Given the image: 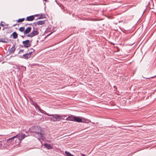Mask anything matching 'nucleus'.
Returning a JSON list of instances; mask_svg holds the SVG:
<instances>
[{
	"instance_id": "a878e982",
	"label": "nucleus",
	"mask_w": 156,
	"mask_h": 156,
	"mask_svg": "<svg viewBox=\"0 0 156 156\" xmlns=\"http://www.w3.org/2000/svg\"><path fill=\"white\" fill-rule=\"evenodd\" d=\"M86 155L85 154H81V155L80 156H85Z\"/></svg>"
},
{
	"instance_id": "cd10ccee",
	"label": "nucleus",
	"mask_w": 156,
	"mask_h": 156,
	"mask_svg": "<svg viewBox=\"0 0 156 156\" xmlns=\"http://www.w3.org/2000/svg\"><path fill=\"white\" fill-rule=\"evenodd\" d=\"M52 33V32H51V33H50L49 34H48L47 35V36H48L49 35H50V34H51Z\"/></svg>"
},
{
	"instance_id": "7ed1b4c3",
	"label": "nucleus",
	"mask_w": 156,
	"mask_h": 156,
	"mask_svg": "<svg viewBox=\"0 0 156 156\" xmlns=\"http://www.w3.org/2000/svg\"><path fill=\"white\" fill-rule=\"evenodd\" d=\"M16 136H17L16 139L15 140L16 141L18 140L19 141V143H20L23 139L27 136L25 134L23 133L17 134Z\"/></svg>"
},
{
	"instance_id": "9b49d317",
	"label": "nucleus",
	"mask_w": 156,
	"mask_h": 156,
	"mask_svg": "<svg viewBox=\"0 0 156 156\" xmlns=\"http://www.w3.org/2000/svg\"><path fill=\"white\" fill-rule=\"evenodd\" d=\"M31 103L36 108H37L39 110H40V108L37 103H35L33 100H31Z\"/></svg>"
},
{
	"instance_id": "c85d7f7f",
	"label": "nucleus",
	"mask_w": 156,
	"mask_h": 156,
	"mask_svg": "<svg viewBox=\"0 0 156 156\" xmlns=\"http://www.w3.org/2000/svg\"><path fill=\"white\" fill-rule=\"evenodd\" d=\"M38 14L35 15V16H38Z\"/></svg>"
},
{
	"instance_id": "dca6fc26",
	"label": "nucleus",
	"mask_w": 156,
	"mask_h": 156,
	"mask_svg": "<svg viewBox=\"0 0 156 156\" xmlns=\"http://www.w3.org/2000/svg\"><path fill=\"white\" fill-rule=\"evenodd\" d=\"M8 40L5 38H1L0 39V42L3 43H7L8 42Z\"/></svg>"
},
{
	"instance_id": "2f4dec72",
	"label": "nucleus",
	"mask_w": 156,
	"mask_h": 156,
	"mask_svg": "<svg viewBox=\"0 0 156 156\" xmlns=\"http://www.w3.org/2000/svg\"><path fill=\"white\" fill-rule=\"evenodd\" d=\"M16 25V24H14V25H13V26H15Z\"/></svg>"
},
{
	"instance_id": "473e14b6",
	"label": "nucleus",
	"mask_w": 156,
	"mask_h": 156,
	"mask_svg": "<svg viewBox=\"0 0 156 156\" xmlns=\"http://www.w3.org/2000/svg\"><path fill=\"white\" fill-rule=\"evenodd\" d=\"M22 37H23V36H22Z\"/></svg>"
},
{
	"instance_id": "1a4fd4ad",
	"label": "nucleus",
	"mask_w": 156,
	"mask_h": 156,
	"mask_svg": "<svg viewBox=\"0 0 156 156\" xmlns=\"http://www.w3.org/2000/svg\"><path fill=\"white\" fill-rule=\"evenodd\" d=\"M34 17L33 15H31L27 17L26 20L28 21H32L34 20Z\"/></svg>"
},
{
	"instance_id": "b1692460",
	"label": "nucleus",
	"mask_w": 156,
	"mask_h": 156,
	"mask_svg": "<svg viewBox=\"0 0 156 156\" xmlns=\"http://www.w3.org/2000/svg\"><path fill=\"white\" fill-rule=\"evenodd\" d=\"M24 51V50L23 49H21L20 50L19 52H18L19 54H20L21 52H23V51Z\"/></svg>"
},
{
	"instance_id": "9d476101",
	"label": "nucleus",
	"mask_w": 156,
	"mask_h": 156,
	"mask_svg": "<svg viewBox=\"0 0 156 156\" xmlns=\"http://www.w3.org/2000/svg\"><path fill=\"white\" fill-rule=\"evenodd\" d=\"M21 58L25 59H28L30 58V56L27 53L23 54L22 57H21Z\"/></svg>"
},
{
	"instance_id": "f257e3e1",
	"label": "nucleus",
	"mask_w": 156,
	"mask_h": 156,
	"mask_svg": "<svg viewBox=\"0 0 156 156\" xmlns=\"http://www.w3.org/2000/svg\"><path fill=\"white\" fill-rule=\"evenodd\" d=\"M35 129H36L35 133H36L35 135L37 136V139L40 140L44 141L45 139L44 136V134L41 133L42 131L41 127H36Z\"/></svg>"
},
{
	"instance_id": "20e7f679",
	"label": "nucleus",
	"mask_w": 156,
	"mask_h": 156,
	"mask_svg": "<svg viewBox=\"0 0 156 156\" xmlns=\"http://www.w3.org/2000/svg\"><path fill=\"white\" fill-rule=\"evenodd\" d=\"M38 34L39 32H38V31L37 30H35L34 29V27L33 30L30 33L28 34L27 35V36L28 37H32L35 36L37 35Z\"/></svg>"
},
{
	"instance_id": "72a5a7b5",
	"label": "nucleus",
	"mask_w": 156,
	"mask_h": 156,
	"mask_svg": "<svg viewBox=\"0 0 156 156\" xmlns=\"http://www.w3.org/2000/svg\"><path fill=\"white\" fill-rule=\"evenodd\" d=\"M1 27H0V30H1Z\"/></svg>"
},
{
	"instance_id": "2eb2a0df",
	"label": "nucleus",
	"mask_w": 156,
	"mask_h": 156,
	"mask_svg": "<svg viewBox=\"0 0 156 156\" xmlns=\"http://www.w3.org/2000/svg\"><path fill=\"white\" fill-rule=\"evenodd\" d=\"M44 146L45 147H46L48 149H49L52 148L51 145L48 144H44Z\"/></svg>"
},
{
	"instance_id": "c756f323",
	"label": "nucleus",
	"mask_w": 156,
	"mask_h": 156,
	"mask_svg": "<svg viewBox=\"0 0 156 156\" xmlns=\"http://www.w3.org/2000/svg\"><path fill=\"white\" fill-rule=\"evenodd\" d=\"M43 0L45 2H47V0Z\"/></svg>"
},
{
	"instance_id": "0eeeda50",
	"label": "nucleus",
	"mask_w": 156,
	"mask_h": 156,
	"mask_svg": "<svg viewBox=\"0 0 156 156\" xmlns=\"http://www.w3.org/2000/svg\"><path fill=\"white\" fill-rule=\"evenodd\" d=\"M45 23L44 20H40L37 21L36 22L33 23V24L35 26H36L37 25H40L44 24Z\"/></svg>"
},
{
	"instance_id": "6e6552de",
	"label": "nucleus",
	"mask_w": 156,
	"mask_h": 156,
	"mask_svg": "<svg viewBox=\"0 0 156 156\" xmlns=\"http://www.w3.org/2000/svg\"><path fill=\"white\" fill-rule=\"evenodd\" d=\"M31 30V28L30 27H29L27 28L25 31H24L23 34L24 35L29 34L30 31Z\"/></svg>"
},
{
	"instance_id": "f03ea898",
	"label": "nucleus",
	"mask_w": 156,
	"mask_h": 156,
	"mask_svg": "<svg viewBox=\"0 0 156 156\" xmlns=\"http://www.w3.org/2000/svg\"><path fill=\"white\" fill-rule=\"evenodd\" d=\"M49 116H51V117H49V119H50L51 121L53 122L58 121L64 119L63 118V116L59 115L58 114L54 115H48Z\"/></svg>"
},
{
	"instance_id": "a211bd4d",
	"label": "nucleus",
	"mask_w": 156,
	"mask_h": 156,
	"mask_svg": "<svg viewBox=\"0 0 156 156\" xmlns=\"http://www.w3.org/2000/svg\"><path fill=\"white\" fill-rule=\"evenodd\" d=\"M17 136L16 135L11 138H9V139H8L7 140L8 141H9V140H14V139H15L16 138V139Z\"/></svg>"
},
{
	"instance_id": "ddd939ff",
	"label": "nucleus",
	"mask_w": 156,
	"mask_h": 156,
	"mask_svg": "<svg viewBox=\"0 0 156 156\" xmlns=\"http://www.w3.org/2000/svg\"><path fill=\"white\" fill-rule=\"evenodd\" d=\"M11 36H12L13 38L16 39L17 37L18 34L15 31L13 32L11 35Z\"/></svg>"
},
{
	"instance_id": "5701e85b",
	"label": "nucleus",
	"mask_w": 156,
	"mask_h": 156,
	"mask_svg": "<svg viewBox=\"0 0 156 156\" xmlns=\"http://www.w3.org/2000/svg\"><path fill=\"white\" fill-rule=\"evenodd\" d=\"M5 23L4 22H3L2 21H1L0 23V25L1 26H2V27H3L4 26V24H3L2 23Z\"/></svg>"
},
{
	"instance_id": "f704fd0d",
	"label": "nucleus",
	"mask_w": 156,
	"mask_h": 156,
	"mask_svg": "<svg viewBox=\"0 0 156 156\" xmlns=\"http://www.w3.org/2000/svg\"><path fill=\"white\" fill-rule=\"evenodd\" d=\"M115 87V86H114V87Z\"/></svg>"
},
{
	"instance_id": "aec40b11",
	"label": "nucleus",
	"mask_w": 156,
	"mask_h": 156,
	"mask_svg": "<svg viewBox=\"0 0 156 156\" xmlns=\"http://www.w3.org/2000/svg\"><path fill=\"white\" fill-rule=\"evenodd\" d=\"M24 20H25L24 18L19 19L17 20V22L18 23L22 22Z\"/></svg>"
},
{
	"instance_id": "f3484780",
	"label": "nucleus",
	"mask_w": 156,
	"mask_h": 156,
	"mask_svg": "<svg viewBox=\"0 0 156 156\" xmlns=\"http://www.w3.org/2000/svg\"><path fill=\"white\" fill-rule=\"evenodd\" d=\"M45 16L44 14H41L40 16L37 19H36V20L37 19H43L44 18H45Z\"/></svg>"
},
{
	"instance_id": "39448f33",
	"label": "nucleus",
	"mask_w": 156,
	"mask_h": 156,
	"mask_svg": "<svg viewBox=\"0 0 156 156\" xmlns=\"http://www.w3.org/2000/svg\"><path fill=\"white\" fill-rule=\"evenodd\" d=\"M22 43L23 44L24 47L25 48H28L31 46V44L30 43V41L29 40L23 41L22 42Z\"/></svg>"
},
{
	"instance_id": "6ab92c4d",
	"label": "nucleus",
	"mask_w": 156,
	"mask_h": 156,
	"mask_svg": "<svg viewBox=\"0 0 156 156\" xmlns=\"http://www.w3.org/2000/svg\"><path fill=\"white\" fill-rule=\"evenodd\" d=\"M65 153L67 156H74L73 155L71 154L69 152L66 151Z\"/></svg>"
},
{
	"instance_id": "7c9ffc66",
	"label": "nucleus",
	"mask_w": 156,
	"mask_h": 156,
	"mask_svg": "<svg viewBox=\"0 0 156 156\" xmlns=\"http://www.w3.org/2000/svg\"><path fill=\"white\" fill-rule=\"evenodd\" d=\"M5 25L6 26H8V24H6Z\"/></svg>"
},
{
	"instance_id": "c9c22d12",
	"label": "nucleus",
	"mask_w": 156,
	"mask_h": 156,
	"mask_svg": "<svg viewBox=\"0 0 156 156\" xmlns=\"http://www.w3.org/2000/svg\"><path fill=\"white\" fill-rule=\"evenodd\" d=\"M4 30V28H3V30Z\"/></svg>"
},
{
	"instance_id": "393cba45",
	"label": "nucleus",
	"mask_w": 156,
	"mask_h": 156,
	"mask_svg": "<svg viewBox=\"0 0 156 156\" xmlns=\"http://www.w3.org/2000/svg\"><path fill=\"white\" fill-rule=\"evenodd\" d=\"M31 49H32V50H33V51L34 50V52L35 51V50L33 49V48H30V49H29L28 50V51H30V52H31Z\"/></svg>"
},
{
	"instance_id": "bb28decb",
	"label": "nucleus",
	"mask_w": 156,
	"mask_h": 156,
	"mask_svg": "<svg viewBox=\"0 0 156 156\" xmlns=\"http://www.w3.org/2000/svg\"><path fill=\"white\" fill-rule=\"evenodd\" d=\"M28 25H32V23H31V24H28L27 23V24H26L25 25V26H27Z\"/></svg>"
},
{
	"instance_id": "4be33fe9",
	"label": "nucleus",
	"mask_w": 156,
	"mask_h": 156,
	"mask_svg": "<svg viewBox=\"0 0 156 156\" xmlns=\"http://www.w3.org/2000/svg\"><path fill=\"white\" fill-rule=\"evenodd\" d=\"M31 52H30V51H27V53L30 56V57L31 58V54H32V53H33V52H34V51L33 50H32V49H31Z\"/></svg>"
},
{
	"instance_id": "4468645a",
	"label": "nucleus",
	"mask_w": 156,
	"mask_h": 156,
	"mask_svg": "<svg viewBox=\"0 0 156 156\" xmlns=\"http://www.w3.org/2000/svg\"><path fill=\"white\" fill-rule=\"evenodd\" d=\"M15 50V46L13 45L12 47L10 48L9 51L10 53H13Z\"/></svg>"
},
{
	"instance_id": "f8f14e48",
	"label": "nucleus",
	"mask_w": 156,
	"mask_h": 156,
	"mask_svg": "<svg viewBox=\"0 0 156 156\" xmlns=\"http://www.w3.org/2000/svg\"><path fill=\"white\" fill-rule=\"evenodd\" d=\"M74 116L71 115V116H69L66 118V120L68 121H74Z\"/></svg>"
},
{
	"instance_id": "423d86ee",
	"label": "nucleus",
	"mask_w": 156,
	"mask_h": 156,
	"mask_svg": "<svg viewBox=\"0 0 156 156\" xmlns=\"http://www.w3.org/2000/svg\"><path fill=\"white\" fill-rule=\"evenodd\" d=\"M74 122H84L82 120V119L79 116H74Z\"/></svg>"
},
{
	"instance_id": "412c9836",
	"label": "nucleus",
	"mask_w": 156,
	"mask_h": 156,
	"mask_svg": "<svg viewBox=\"0 0 156 156\" xmlns=\"http://www.w3.org/2000/svg\"><path fill=\"white\" fill-rule=\"evenodd\" d=\"M19 30L21 32H24L25 31V27H21L19 29Z\"/></svg>"
}]
</instances>
